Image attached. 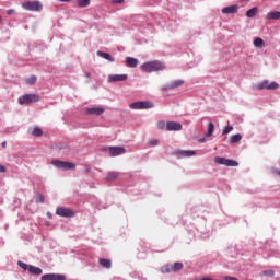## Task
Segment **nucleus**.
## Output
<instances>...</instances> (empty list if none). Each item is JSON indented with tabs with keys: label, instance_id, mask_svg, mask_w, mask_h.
<instances>
[{
	"label": "nucleus",
	"instance_id": "23",
	"mask_svg": "<svg viewBox=\"0 0 280 280\" xmlns=\"http://www.w3.org/2000/svg\"><path fill=\"white\" fill-rule=\"evenodd\" d=\"M117 178H119L118 172H109L106 176V180L108 182L117 180Z\"/></svg>",
	"mask_w": 280,
	"mask_h": 280
},
{
	"label": "nucleus",
	"instance_id": "3",
	"mask_svg": "<svg viewBox=\"0 0 280 280\" xmlns=\"http://www.w3.org/2000/svg\"><path fill=\"white\" fill-rule=\"evenodd\" d=\"M22 8L30 12H40V10H43V3L39 1H25L22 3Z\"/></svg>",
	"mask_w": 280,
	"mask_h": 280
},
{
	"label": "nucleus",
	"instance_id": "39",
	"mask_svg": "<svg viewBox=\"0 0 280 280\" xmlns=\"http://www.w3.org/2000/svg\"><path fill=\"white\" fill-rule=\"evenodd\" d=\"M113 3H124V0H112Z\"/></svg>",
	"mask_w": 280,
	"mask_h": 280
},
{
	"label": "nucleus",
	"instance_id": "11",
	"mask_svg": "<svg viewBox=\"0 0 280 280\" xmlns=\"http://www.w3.org/2000/svg\"><path fill=\"white\" fill-rule=\"evenodd\" d=\"M128 80V74H110L108 77V82H126Z\"/></svg>",
	"mask_w": 280,
	"mask_h": 280
},
{
	"label": "nucleus",
	"instance_id": "29",
	"mask_svg": "<svg viewBox=\"0 0 280 280\" xmlns=\"http://www.w3.org/2000/svg\"><path fill=\"white\" fill-rule=\"evenodd\" d=\"M33 137H43V129L40 127H35L32 131Z\"/></svg>",
	"mask_w": 280,
	"mask_h": 280
},
{
	"label": "nucleus",
	"instance_id": "40",
	"mask_svg": "<svg viewBox=\"0 0 280 280\" xmlns=\"http://www.w3.org/2000/svg\"><path fill=\"white\" fill-rule=\"evenodd\" d=\"M7 14H14V10H12V9L8 10Z\"/></svg>",
	"mask_w": 280,
	"mask_h": 280
},
{
	"label": "nucleus",
	"instance_id": "24",
	"mask_svg": "<svg viewBox=\"0 0 280 280\" xmlns=\"http://www.w3.org/2000/svg\"><path fill=\"white\" fill-rule=\"evenodd\" d=\"M28 272H31V275H43V269L30 265Z\"/></svg>",
	"mask_w": 280,
	"mask_h": 280
},
{
	"label": "nucleus",
	"instance_id": "17",
	"mask_svg": "<svg viewBox=\"0 0 280 280\" xmlns=\"http://www.w3.org/2000/svg\"><path fill=\"white\" fill-rule=\"evenodd\" d=\"M126 65H127V67H130L131 69H135L139 65V60L137 58H133V57H127L126 58Z\"/></svg>",
	"mask_w": 280,
	"mask_h": 280
},
{
	"label": "nucleus",
	"instance_id": "37",
	"mask_svg": "<svg viewBox=\"0 0 280 280\" xmlns=\"http://www.w3.org/2000/svg\"><path fill=\"white\" fill-rule=\"evenodd\" d=\"M7 170L3 165L0 164V173L5 174Z\"/></svg>",
	"mask_w": 280,
	"mask_h": 280
},
{
	"label": "nucleus",
	"instance_id": "33",
	"mask_svg": "<svg viewBox=\"0 0 280 280\" xmlns=\"http://www.w3.org/2000/svg\"><path fill=\"white\" fill-rule=\"evenodd\" d=\"M231 132H233V126H226L224 127L222 135H229Z\"/></svg>",
	"mask_w": 280,
	"mask_h": 280
},
{
	"label": "nucleus",
	"instance_id": "42",
	"mask_svg": "<svg viewBox=\"0 0 280 280\" xmlns=\"http://www.w3.org/2000/svg\"><path fill=\"white\" fill-rule=\"evenodd\" d=\"M61 3H69L71 0H59Z\"/></svg>",
	"mask_w": 280,
	"mask_h": 280
},
{
	"label": "nucleus",
	"instance_id": "9",
	"mask_svg": "<svg viewBox=\"0 0 280 280\" xmlns=\"http://www.w3.org/2000/svg\"><path fill=\"white\" fill-rule=\"evenodd\" d=\"M107 152H109V156H119L121 154H126V148H124V147H108Z\"/></svg>",
	"mask_w": 280,
	"mask_h": 280
},
{
	"label": "nucleus",
	"instance_id": "18",
	"mask_svg": "<svg viewBox=\"0 0 280 280\" xmlns=\"http://www.w3.org/2000/svg\"><path fill=\"white\" fill-rule=\"evenodd\" d=\"M267 21H279L280 11H271L266 16Z\"/></svg>",
	"mask_w": 280,
	"mask_h": 280
},
{
	"label": "nucleus",
	"instance_id": "38",
	"mask_svg": "<svg viewBox=\"0 0 280 280\" xmlns=\"http://www.w3.org/2000/svg\"><path fill=\"white\" fill-rule=\"evenodd\" d=\"M224 280H237V278H235V277H229V276H228V277L224 278Z\"/></svg>",
	"mask_w": 280,
	"mask_h": 280
},
{
	"label": "nucleus",
	"instance_id": "6",
	"mask_svg": "<svg viewBox=\"0 0 280 280\" xmlns=\"http://www.w3.org/2000/svg\"><path fill=\"white\" fill-rule=\"evenodd\" d=\"M214 163H217V165H225L226 167H237V165H240L237 161L220 156L214 158Z\"/></svg>",
	"mask_w": 280,
	"mask_h": 280
},
{
	"label": "nucleus",
	"instance_id": "27",
	"mask_svg": "<svg viewBox=\"0 0 280 280\" xmlns=\"http://www.w3.org/2000/svg\"><path fill=\"white\" fill-rule=\"evenodd\" d=\"M215 129V126L213 122L208 124V131L206 132V137H213V130Z\"/></svg>",
	"mask_w": 280,
	"mask_h": 280
},
{
	"label": "nucleus",
	"instance_id": "7",
	"mask_svg": "<svg viewBox=\"0 0 280 280\" xmlns=\"http://www.w3.org/2000/svg\"><path fill=\"white\" fill-rule=\"evenodd\" d=\"M256 89L258 91H264V89H267V91H276V89H279V83L277 82L269 83L268 80H264L258 85H256Z\"/></svg>",
	"mask_w": 280,
	"mask_h": 280
},
{
	"label": "nucleus",
	"instance_id": "28",
	"mask_svg": "<svg viewBox=\"0 0 280 280\" xmlns=\"http://www.w3.org/2000/svg\"><path fill=\"white\" fill-rule=\"evenodd\" d=\"M159 130H167V122L165 120H160L156 124Z\"/></svg>",
	"mask_w": 280,
	"mask_h": 280
},
{
	"label": "nucleus",
	"instance_id": "2",
	"mask_svg": "<svg viewBox=\"0 0 280 280\" xmlns=\"http://www.w3.org/2000/svg\"><path fill=\"white\" fill-rule=\"evenodd\" d=\"M129 107L132 110H145L148 108H154V103L150 101H139V102L131 103Z\"/></svg>",
	"mask_w": 280,
	"mask_h": 280
},
{
	"label": "nucleus",
	"instance_id": "16",
	"mask_svg": "<svg viewBox=\"0 0 280 280\" xmlns=\"http://www.w3.org/2000/svg\"><path fill=\"white\" fill-rule=\"evenodd\" d=\"M238 7L237 4L225 7L222 9L223 14H235L237 13Z\"/></svg>",
	"mask_w": 280,
	"mask_h": 280
},
{
	"label": "nucleus",
	"instance_id": "4",
	"mask_svg": "<svg viewBox=\"0 0 280 280\" xmlns=\"http://www.w3.org/2000/svg\"><path fill=\"white\" fill-rule=\"evenodd\" d=\"M36 102H40V96L37 94H25L19 97V104H36Z\"/></svg>",
	"mask_w": 280,
	"mask_h": 280
},
{
	"label": "nucleus",
	"instance_id": "22",
	"mask_svg": "<svg viewBox=\"0 0 280 280\" xmlns=\"http://www.w3.org/2000/svg\"><path fill=\"white\" fill-rule=\"evenodd\" d=\"M257 12H258L257 7H254L249 10H247V12H246L247 19H255V16L257 15Z\"/></svg>",
	"mask_w": 280,
	"mask_h": 280
},
{
	"label": "nucleus",
	"instance_id": "41",
	"mask_svg": "<svg viewBox=\"0 0 280 280\" xmlns=\"http://www.w3.org/2000/svg\"><path fill=\"white\" fill-rule=\"evenodd\" d=\"M8 147V142H2V148L5 149Z\"/></svg>",
	"mask_w": 280,
	"mask_h": 280
},
{
	"label": "nucleus",
	"instance_id": "44",
	"mask_svg": "<svg viewBox=\"0 0 280 280\" xmlns=\"http://www.w3.org/2000/svg\"><path fill=\"white\" fill-rule=\"evenodd\" d=\"M199 141L200 143H205V138H201Z\"/></svg>",
	"mask_w": 280,
	"mask_h": 280
},
{
	"label": "nucleus",
	"instance_id": "21",
	"mask_svg": "<svg viewBox=\"0 0 280 280\" xmlns=\"http://www.w3.org/2000/svg\"><path fill=\"white\" fill-rule=\"evenodd\" d=\"M97 56L104 58L105 60H108L109 62H115V58H113V56H110V54L108 52L97 51Z\"/></svg>",
	"mask_w": 280,
	"mask_h": 280
},
{
	"label": "nucleus",
	"instance_id": "31",
	"mask_svg": "<svg viewBox=\"0 0 280 280\" xmlns=\"http://www.w3.org/2000/svg\"><path fill=\"white\" fill-rule=\"evenodd\" d=\"M36 80H37L36 75H32L28 79H26V84H30L32 86L36 84Z\"/></svg>",
	"mask_w": 280,
	"mask_h": 280
},
{
	"label": "nucleus",
	"instance_id": "25",
	"mask_svg": "<svg viewBox=\"0 0 280 280\" xmlns=\"http://www.w3.org/2000/svg\"><path fill=\"white\" fill-rule=\"evenodd\" d=\"M77 5L79 8H89V5H91V0H77Z\"/></svg>",
	"mask_w": 280,
	"mask_h": 280
},
{
	"label": "nucleus",
	"instance_id": "30",
	"mask_svg": "<svg viewBox=\"0 0 280 280\" xmlns=\"http://www.w3.org/2000/svg\"><path fill=\"white\" fill-rule=\"evenodd\" d=\"M254 45L256 47H264V39H261L260 37H257L254 39Z\"/></svg>",
	"mask_w": 280,
	"mask_h": 280
},
{
	"label": "nucleus",
	"instance_id": "13",
	"mask_svg": "<svg viewBox=\"0 0 280 280\" xmlns=\"http://www.w3.org/2000/svg\"><path fill=\"white\" fill-rule=\"evenodd\" d=\"M183 84H185V82L183 80H176V81H173L170 85L162 88V91H170L172 89H178V86H183Z\"/></svg>",
	"mask_w": 280,
	"mask_h": 280
},
{
	"label": "nucleus",
	"instance_id": "1",
	"mask_svg": "<svg viewBox=\"0 0 280 280\" xmlns=\"http://www.w3.org/2000/svg\"><path fill=\"white\" fill-rule=\"evenodd\" d=\"M141 71L144 73H154L156 71H163L165 69V63L161 61H149L144 62L142 66H140Z\"/></svg>",
	"mask_w": 280,
	"mask_h": 280
},
{
	"label": "nucleus",
	"instance_id": "10",
	"mask_svg": "<svg viewBox=\"0 0 280 280\" xmlns=\"http://www.w3.org/2000/svg\"><path fill=\"white\" fill-rule=\"evenodd\" d=\"M57 215H60V218H73L74 213L71 209L58 207L56 210Z\"/></svg>",
	"mask_w": 280,
	"mask_h": 280
},
{
	"label": "nucleus",
	"instance_id": "15",
	"mask_svg": "<svg viewBox=\"0 0 280 280\" xmlns=\"http://www.w3.org/2000/svg\"><path fill=\"white\" fill-rule=\"evenodd\" d=\"M175 154H177V156L180 158H189V156H196V151H183V150H178L175 151Z\"/></svg>",
	"mask_w": 280,
	"mask_h": 280
},
{
	"label": "nucleus",
	"instance_id": "8",
	"mask_svg": "<svg viewBox=\"0 0 280 280\" xmlns=\"http://www.w3.org/2000/svg\"><path fill=\"white\" fill-rule=\"evenodd\" d=\"M183 130V125L180 122H176V121H167L166 122V131L167 132H178Z\"/></svg>",
	"mask_w": 280,
	"mask_h": 280
},
{
	"label": "nucleus",
	"instance_id": "45",
	"mask_svg": "<svg viewBox=\"0 0 280 280\" xmlns=\"http://www.w3.org/2000/svg\"><path fill=\"white\" fill-rule=\"evenodd\" d=\"M85 172H86V174H89V172H91V168L88 167V168L85 170Z\"/></svg>",
	"mask_w": 280,
	"mask_h": 280
},
{
	"label": "nucleus",
	"instance_id": "19",
	"mask_svg": "<svg viewBox=\"0 0 280 280\" xmlns=\"http://www.w3.org/2000/svg\"><path fill=\"white\" fill-rule=\"evenodd\" d=\"M89 115H102L104 113L103 107H90L86 109Z\"/></svg>",
	"mask_w": 280,
	"mask_h": 280
},
{
	"label": "nucleus",
	"instance_id": "43",
	"mask_svg": "<svg viewBox=\"0 0 280 280\" xmlns=\"http://www.w3.org/2000/svg\"><path fill=\"white\" fill-rule=\"evenodd\" d=\"M85 78H91V72H85Z\"/></svg>",
	"mask_w": 280,
	"mask_h": 280
},
{
	"label": "nucleus",
	"instance_id": "12",
	"mask_svg": "<svg viewBox=\"0 0 280 280\" xmlns=\"http://www.w3.org/2000/svg\"><path fill=\"white\" fill-rule=\"evenodd\" d=\"M65 275L60 273H46L42 276V280H65Z\"/></svg>",
	"mask_w": 280,
	"mask_h": 280
},
{
	"label": "nucleus",
	"instance_id": "26",
	"mask_svg": "<svg viewBox=\"0 0 280 280\" xmlns=\"http://www.w3.org/2000/svg\"><path fill=\"white\" fill-rule=\"evenodd\" d=\"M242 141V135L240 133H236V135H233L231 136L230 138V143H240Z\"/></svg>",
	"mask_w": 280,
	"mask_h": 280
},
{
	"label": "nucleus",
	"instance_id": "14",
	"mask_svg": "<svg viewBox=\"0 0 280 280\" xmlns=\"http://www.w3.org/2000/svg\"><path fill=\"white\" fill-rule=\"evenodd\" d=\"M183 270V262H174L173 265L167 266V272H179Z\"/></svg>",
	"mask_w": 280,
	"mask_h": 280
},
{
	"label": "nucleus",
	"instance_id": "5",
	"mask_svg": "<svg viewBox=\"0 0 280 280\" xmlns=\"http://www.w3.org/2000/svg\"><path fill=\"white\" fill-rule=\"evenodd\" d=\"M51 165L57 170H75V164L71 162H65L60 160H52Z\"/></svg>",
	"mask_w": 280,
	"mask_h": 280
},
{
	"label": "nucleus",
	"instance_id": "20",
	"mask_svg": "<svg viewBox=\"0 0 280 280\" xmlns=\"http://www.w3.org/2000/svg\"><path fill=\"white\" fill-rule=\"evenodd\" d=\"M100 266H102V268H106L107 270H110L113 262L110 261V259H106V258H101L98 260Z\"/></svg>",
	"mask_w": 280,
	"mask_h": 280
},
{
	"label": "nucleus",
	"instance_id": "32",
	"mask_svg": "<svg viewBox=\"0 0 280 280\" xmlns=\"http://www.w3.org/2000/svg\"><path fill=\"white\" fill-rule=\"evenodd\" d=\"M18 266H20V268H22V270H30V265L19 260L18 261Z\"/></svg>",
	"mask_w": 280,
	"mask_h": 280
},
{
	"label": "nucleus",
	"instance_id": "35",
	"mask_svg": "<svg viewBox=\"0 0 280 280\" xmlns=\"http://www.w3.org/2000/svg\"><path fill=\"white\" fill-rule=\"evenodd\" d=\"M149 145H151L152 148H154V145H159V140H156V139L150 140Z\"/></svg>",
	"mask_w": 280,
	"mask_h": 280
},
{
	"label": "nucleus",
	"instance_id": "47",
	"mask_svg": "<svg viewBox=\"0 0 280 280\" xmlns=\"http://www.w3.org/2000/svg\"><path fill=\"white\" fill-rule=\"evenodd\" d=\"M2 19H1V15H0V23H1Z\"/></svg>",
	"mask_w": 280,
	"mask_h": 280
},
{
	"label": "nucleus",
	"instance_id": "36",
	"mask_svg": "<svg viewBox=\"0 0 280 280\" xmlns=\"http://www.w3.org/2000/svg\"><path fill=\"white\" fill-rule=\"evenodd\" d=\"M36 202H45V197L43 195H37L36 196Z\"/></svg>",
	"mask_w": 280,
	"mask_h": 280
},
{
	"label": "nucleus",
	"instance_id": "46",
	"mask_svg": "<svg viewBox=\"0 0 280 280\" xmlns=\"http://www.w3.org/2000/svg\"><path fill=\"white\" fill-rule=\"evenodd\" d=\"M278 176H280V171H278Z\"/></svg>",
	"mask_w": 280,
	"mask_h": 280
},
{
	"label": "nucleus",
	"instance_id": "34",
	"mask_svg": "<svg viewBox=\"0 0 280 280\" xmlns=\"http://www.w3.org/2000/svg\"><path fill=\"white\" fill-rule=\"evenodd\" d=\"M262 275H265V277H275V270H265Z\"/></svg>",
	"mask_w": 280,
	"mask_h": 280
}]
</instances>
